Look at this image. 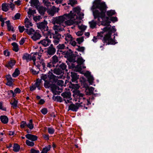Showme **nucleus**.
<instances>
[{
  "instance_id": "680f3d73",
  "label": "nucleus",
  "mask_w": 153,
  "mask_h": 153,
  "mask_svg": "<svg viewBox=\"0 0 153 153\" xmlns=\"http://www.w3.org/2000/svg\"><path fill=\"white\" fill-rule=\"evenodd\" d=\"M57 84L59 85L62 86L64 84V82L62 80H58L57 81Z\"/></svg>"
},
{
  "instance_id": "6ab92c4d",
  "label": "nucleus",
  "mask_w": 153,
  "mask_h": 153,
  "mask_svg": "<svg viewBox=\"0 0 153 153\" xmlns=\"http://www.w3.org/2000/svg\"><path fill=\"white\" fill-rule=\"evenodd\" d=\"M51 90L53 93L55 94H58L59 92V88L55 85H53L51 87Z\"/></svg>"
},
{
  "instance_id": "e2e57ef3",
  "label": "nucleus",
  "mask_w": 153,
  "mask_h": 153,
  "mask_svg": "<svg viewBox=\"0 0 153 153\" xmlns=\"http://www.w3.org/2000/svg\"><path fill=\"white\" fill-rule=\"evenodd\" d=\"M19 32L20 33H22L24 31L25 28L24 26H19Z\"/></svg>"
},
{
  "instance_id": "6e6d98bb",
  "label": "nucleus",
  "mask_w": 153,
  "mask_h": 153,
  "mask_svg": "<svg viewBox=\"0 0 153 153\" xmlns=\"http://www.w3.org/2000/svg\"><path fill=\"white\" fill-rule=\"evenodd\" d=\"M26 126H27V123L25 121H22L21 122L20 126L22 128H24Z\"/></svg>"
},
{
  "instance_id": "a19ab883",
  "label": "nucleus",
  "mask_w": 153,
  "mask_h": 153,
  "mask_svg": "<svg viewBox=\"0 0 153 153\" xmlns=\"http://www.w3.org/2000/svg\"><path fill=\"white\" fill-rule=\"evenodd\" d=\"M76 50L79 51L83 52L85 50V48L83 47L78 46V48H76Z\"/></svg>"
},
{
  "instance_id": "72a5a7b5",
  "label": "nucleus",
  "mask_w": 153,
  "mask_h": 153,
  "mask_svg": "<svg viewBox=\"0 0 153 153\" xmlns=\"http://www.w3.org/2000/svg\"><path fill=\"white\" fill-rule=\"evenodd\" d=\"M20 74V71L18 68H16L14 72L12 74V76L16 77Z\"/></svg>"
},
{
  "instance_id": "e433bc0d",
  "label": "nucleus",
  "mask_w": 153,
  "mask_h": 153,
  "mask_svg": "<svg viewBox=\"0 0 153 153\" xmlns=\"http://www.w3.org/2000/svg\"><path fill=\"white\" fill-rule=\"evenodd\" d=\"M26 143L27 146L31 147L33 146L34 145V143L33 141H31L28 140H26Z\"/></svg>"
},
{
  "instance_id": "774afa93",
  "label": "nucleus",
  "mask_w": 153,
  "mask_h": 153,
  "mask_svg": "<svg viewBox=\"0 0 153 153\" xmlns=\"http://www.w3.org/2000/svg\"><path fill=\"white\" fill-rule=\"evenodd\" d=\"M70 43L73 46H75L76 45V42L74 41H73V40H71L70 42Z\"/></svg>"
},
{
  "instance_id": "b1692460",
  "label": "nucleus",
  "mask_w": 153,
  "mask_h": 153,
  "mask_svg": "<svg viewBox=\"0 0 153 153\" xmlns=\"http://www.w3.org/2000/svg\"><path fill=\"white\" fill-rule=\"evenodd\" d=\"M36 8L39 13L41 15L43 14L46 10V8L43 6L37 7Z\"/></svg>"
},
{
  "instance_id": "338daca9",
  "label": "nucleus",
  "mask_w": 153,
  "mask_h": 153,
  "mask_svg": "<svg viewBox=\"0 0 153 153\" xmlns=\"http://www.w3.org/2000/svg\"><path fill=\"white\" fill-rule=\"evenodd\" d=\"M7 82L6 85L9 86H11L13 85V80H7Z\"/></svg>"
},
{
  "instance_id": "aec40b11",
  "label": "nucleus",
  "mask_w": 153,
  "mask_h": 153,
  "mask_svg": "<svg viewBox=\"0 0 153 153\" xmlns=\"http://www.w3.org/2000/svg\"><path fill=\"white\" fill-rule=\"evenodd\" d=\"M62 37L63 38H64V39L67 42H70L71 40L73 39V38L71 35L67 33L65 34Z\"/></svg>"
},
{
  "instance_id": "cd10ccee",
  "label": "nucleus",
  "mask_w": 153,
  "mask_h": 153,
  "mask_svg": "<svg viewBox=\"0 0 153 153\" xmlns=\"http://www.w3.org/2000/svg\"><path fill=\"white\" fill-rule=\"evenodd\" d=\"M9 5L8 4L6 3H3L2 5V10L5 12L7 11L9 8Z\"/></svg>"
},
{
  "instance_id": "bf43d9fd",
  "label": "nucleus",
  "mask_w": 153,
  "mask_h": 153,
  "mask_svg": "<svg viewBox=\"0 0 153 153\" xmlns=\"http://www.w3.org/2000/svg\"><path fill=\"white\" fill-rule=\"evenodd\" d=\"M31 153H39V151L38 150H36L34 149H31L30 150Z\"/></svg>"
},
{
  "instance_id": "a211bd4d",
  "label": "nucleus",
  "mask_w": 153,
  "mask_h": 153,
  "mask_svg": "<svg viewBox=\"0 0 153 153\" xmlns=\"http://www.w3.org/2000/svg\"><path fill=\"white\" fill-rule=\"evenodd\" d=\"M94 88L92 87H88L86 88L85 92L87 95H90L93 94Z\"/></svg>"
},
{
  "instance_id": "6e6552de",
  "label": "nucleus",
  "mask_w": 153,
  "mask_h": 153,
  "mask_svg": "<svg viewBox=\"0 0 153 153\" xmlns=\"http://www.w3.org/2000/svg\"><path fill=\"white\" fill-rule=\"evenodd\" d=\"M37 52H36L33 53V56L32 54H29L27 53H25L23 55L22 58L23 60H26L27 62H28L31 60H33V61L35 60V58L37 57Z\"/></svg>"
},
{
  "instance_id": "58836bf2",
  "label": "nucleus",
  "mask_w": 153,
  "mask_h": 153,
  "mask_svg": "<svg viewBox=\"0 0 153 153\" xmlns=\"http://www.w3.org/2000/svg\"><path fill=\"white\" fill-rule=\"evenodd\" d=\"M28 16L29 17H30L31 16L36 13V11L34 10H32L30 9H29V11L28 12Z\"/></svg>"
},
{
  "instance_id": "9d476101",
  "label": "nucleus",
  "mask_w": 153,
  "mask_h": 153,
  "mask_svg": "<svg viewBox=\"0 0 153 153\" xmlns=\"http://www.w3.org/2000/svg\"><path fill=\"white\" fill-rule=\"evenodd\" d=\"M47 22L45 21L39 24H37V26L38 28L42 30H44L45 33V31H48V27L47 26Z\"/></svg>"
},
{
  "instance_id": "69168bd1",
  "label": "nucleus",
  "mask_w": 153,
  "mask_h": 153,
  "mask_svg": "<svg viewBox=\"0 0 153 153\" xmlns=\"http://www.w3.org/2000/svg\"><path fill=\"white\" fill-rule=\"evenodd\" d=\"M7 29L9 31H14L13 27L10 25L7 26Z\"/></svg>"
},
{
  "instance_id": "2f4dec72",
  "label": "nucleus",
  "mask_w": 153,
  "mask_h": 153,
  "mask_svg": "<svg viewBox=\"0 0 153 153\" xmlns=\"http://www.w3.org/2000/svg\"><path fill=\"white\" fill-rule=\"evenodd\" d=\"M20 146L17 143H15L13 146V150L15 152H18L20 149Z\"/></svg>"
},
{
  "instance_id": "052dcab7",
  "label": "nucleus",
  "mask_w": 153,
  "mask_h": 153,
  "mask_svg": "<svg viewBox=\"0 0 153 153\" xmlns=\"http://www.w3.org/2000/svg\"><path fill=\"white\" fill-rule=\"evenodd\" d=\"M14 93L15 94L20 93L21 92L20 89L18 88H16L14 90Z\"/></svg>"
},
{
  "instance_id": "f8f14e48",
  "label": "nucleus",
  "mask_w": 153,
  "mask_h": 153,
  "mask_svg": "<svg viewBox=\"0 0 153 153\" xmlns=\"http://www.w3.org/2000/svg\"><path fill=\"white\" fill-rule=\"evenodd\" d=\"M66 25H54L53 27V29L55 31V33H57L58 31H62L64 30V28Z\"/></svg>"
},
{
  "instance_id": "dca6fc26",
  "label": "nucleus",
  "mask_w": 153,
  "mask_h": 153,
  "mask_svg": "<svg viewBox=\"0 0 153 153\" xmlns=\"http://www.w3.org/2000/svg\"><path fill=\"white\" fill-rule=\"evenodd\" d=\"M71 74L72 82L77 83V80L78 79L79 77L76 74L72 72H71Z\"/></svg>"
},
{
  "instance_id": "a878e982",
  "label": "nucleus",
  "mask_w": 153,
  "mask_h": 153,
  "mask_svg": "<svg viewBox=\"0 0 153 153\" xmlns=\"http://www.w3.org/2000/svg\"><path fill=\"white\" fill-rule=\"evenodd\" d=\"M1 120V122L4 124L7 123L8 121L7 117L5 116H1L0 117Z\"/></svg>"
},
{
  "instance_id": "4d7b16f0",
  "label": "nucleus",
  "mask_w": 153,
  "mask_h": 153,
  "mask_svg": "<svg viewBox=\"0 0 153 153\" xmlns=\"http://www.w3.org/2000/svg\"><path fill=\"white\" fill-rule=\"evenodd\" d=\"M41 18V16H34L33 17V20L36 22L39 21Z\"/></svg>"
},
{
  "instance_id": "7c9ffc66",
  "label": "nucleus",
  "mask_w": 153,
  "mask_h": 153,
  "mask_svg": "<svg viewBox=\"0 0 153 153\" xmlns=\"http://www.w3.org/2000/svg\"><path fill=\"white\" fill-rule=\"evenodd\" d=\"M12 45L13 46V50L16 52H17L19 50L17 44L15 42H13L12 44Z\"/></svg>"
},
{
  "instance_id": "ddd939ff",
  "label": "nucleus",
  "mask_w": 153,
  "mask_h": 153,
  "mask_svg": "<svg viewBox=\"0 0 153 153\" xmlns=\"http://www.w3.org/2000/svg\"><path fill=\"white\" fill-rule=\"evenodd\" d=\"M59 10V8H56L55 6H53L52 9H49L48 10L47 12L49 15L53 16L56 12H58Z\"/></svg>"
},
{
  "instance_id": "7ed1b4c3",
  "label": "nucleus",
  "mask_w": 153,
  "mask_h": 153,
  "mask_svg": "<svg viewBox=\"0 0 153 153\" xmlns=\"http://www.w3.org/2000/svg\"><path fill=\"white\" fill-rule=\"evenodd\" d=\"M37 48H38V51H39L37 52V57L35 58V60L33 61L34 65L38 68L42 66L43 69L45 70V64L44 60L41 58V55L43 52L44 50L41 48V47H36L35 49H37Z\"/></svg>"
},
{
  "instance_id": "f704fd0d",
  "label": "nucleus",
  "mask_w": 153,
  "mask_h": 153,
  "mask_svg": "<svg viewBox=\"0 0 153 153\" xmlns=\"http://www.w3.org/2000/svg\"><path fill=\"white\" fill-rule=\"evenodd\" d=\"M43 2L44 5L46 6L48 8H49L51 7V3L48 0H43Z\"/></svg>"
},
{
  "instance_id": "09e8293b",
  "label": "nucleus",
  "mask_w": 153,
  "mask_h": 153,
  "mask_svg": "<svg viewBox=\"0 0 153 153\" xmlns=\"http://www.w3.org/2000/svg\"><path fill=\"white\" fill-rule=\"evenodd\" d=\"M59 67L60 68L62 69V70H64L66 68L67 66L65 64L62 63L60 65Z\"/></svg>"
},
{
  "instance_id": "c756f323",
  "label": "nucleus",
  "mask_w": 153,
  "mask_h": 153,
  "mask_svg": "<svg viewBox=\"0 0 153 153\" xmlns=\"http://www.w3.org/2000/svg\"><path fill=\"white\" fill-rule=\"evenodd\" d=\"M28 128L31 130L33 129L34 127V125L33 123V120L32 119L29 120V122L27 124L26 126Z\"/></svg>"
},
{
  "instance_id": "4468645a",
  "label": "nucleus",
  "mask_w": 153,
  "mask_h": 153,
  "mask_svg": "<svg viewBox=\"0 0 153 153\" xmlns=\"http://www.w3.org/2000/svg\"><path fill=\"white\" fill-rule=\"evenodd\" d=\"M53 77V75L51 73V75H47L46 74H42L41 77V79L44 80L45 81L50 79Z\"/></svg>"
},
{
  "instance_id": "13d9d810",
  "label": "nucleus",
  "mask_w": 153,
  "mask_h": 153,
  "mask_svg": "<svg viewBox=\"0 0 153 153\" xmlns=\"http://www.w3.org/2000/svg\"><path fill=\"white\" fill-rule=\"evenodd\" d=\"M36 88L34 84L32 85L30 87V90L31 91H33L35 90Z\"/></svg>"
},
{
  "instance_id": "c9c22d12",
  "label": "nucleus",
  "mask_w": 153,
  "mask_h": 153,
  "mask_svg": "<svg viewBox=\"0 0 153 153\" xmlns=\"http://www.w3.org/2000/svg\"><path fill=\"white\" fill-rule=\"evenodd\" d=\"M97 23L94 20H92L89 22L90 26L92 28H94L95 27Z\"/></svg>"
},
{
  "instance_id": "ea45409f",
  "label": "nucleus",
  "mask_w": 153,
  "mask_h": 153,
  "mask_svg": "<svg viewBox=\"0 0 153 153\" xmlns=\"http://www.w3.org/2000/svg\"><path fill=\"white\" fill-rule=\"evenodd\" d=\"M49 79L48 80L45 81L44 83V86L46 88H48L50 87L51 83Z\"/></svg>"
},
{
  "instance_id": "1a4fd4ad",
  "label": "nucleus",
  "mask_w": 153,
  "mask_h": 153,
  "mask_svg": "<svg viewBox=\"0 0 153 153\" xmlns=\"http://www.w3.org/2000/svg\"><path fill=\"white\" fill-rule=\"evenodd\" d=\"M61 96L64 98V100L66 103L71 102L70 101L72 100V98L71 97V94L70 92L63 93L62 94Z\"/></svg>"
},
{
  "instance_id": "0eeeda50",
  "label": "nucleus",
  "mask_w": 153,
  "mask_h": 153,
  "mask_svg": "<svg viewBox=\"0 0 153 153\" xmlns=\"http://www.w3.org/2000/svg\"><path fill=\"white\" fill-rule=\"evenodd\" d=\"M52 33L50 30L46 31L45 32V39L39 42V44H41L44 47L48 46L51 43V41L48 39V38H51Z\"/></svg>"
},
{
  "instance_id": "f03ea898",
  "label": "nucleus",
  "mask_w": 153,
  "mask_h": 153,
  "mask_svg": "<svg viewBox=\"0 0 153 153\" xmlns=\"http://www.w3.org/2000/svg\"><path fill=\"white\" fill-rule=\"evenodd\" d=\"M72 13V11H70L68 14L65 13L62 16H59L54 21L55 23L63 25H70L73 24L74 23V21L73 20V17L71 15ZM74 22L77 23L78 21H75Z\"/></svg>"
},
{
  "instance_id": "f257e3e1",
  "label": "nucleus",
  "mask_w": 153,
  "mask_h": 153,
  "mask_svg": "<svg viewBox=\"0 0 153 153\" xmlns=\"http://www.w3.org/2000/svg\"><path fill=\"white\" fill-rule=\"evenodd\" d=\"M93 7L94 8H96L100 10V12L98 10H96L93 12L95 19L97 18V23L103 26H107L104 27L102 31L98 33L99 36H102V34L105 33V35L103 38V42L107 44L114 45L116 43L111 38V35L113 31H115L116 30L114 27H111L109 24L110 21L113 22L117 21L116 17H111L109 19L108 17L105 16V13L106 9V6L105 2L101 0H95L93 4Z\"/></svg>"
},
{
  "instance_id": "f3484780",
  "label": "nucleus",
  "mask_w": 153,
  "mask_h": 153,
  "mask_svg": "<svg viewBox=\"0 0 153 153\" xmlns=\"http://www.w3.org/2000/svg\"><path fill=\"white\" fill-rule=\"evenodd\" d=\"M47 53L48 55H53L56 52V49L52 46H49L47 49Z\"/></svg>"
},
{
  "instance_id": "864d4df0",
  "label": "nucleus",
  "mask_w": 153,
  "mask_h": 153,
  "mask_svg": "<svg viewBox=\"0 0 153 153\" xmlns=\"http://www.w3.org/2000/svg\"><path fill=\"white\" fill-rule=\"evenodd\" d=\"M41 111L42 113L44 115L46 114L48 112V110L47 109L45 108L42 109Z\"/></svg>"
},
{
  "instance_id": "412c9836",
  "label": "nucleus",
  "mask_w": 153,
  "mask_h": 153,
  "mask_svg": "<svg viewBox=\"0 0 153 153\" xmlns=\"http://www.w3.org/2000/svg\"><path fill=\"white\" fill-rule=\"evenodd\" d=\"M15 63L16 61L15 60H10L9 61L8 63L6 65V66L9 69H11L15 64Z\"/></svg>"
},
{
  "instance_id": "4c0bfd02",
  "label": "nucleus",
  "mask_w": 153,
  "mask_h": 153,
  "mask_svg": "<svg viewBox=\"0 0 153 153\" xmlns=\"http://www.w3.org/2000/svg\"><path fill=\"white\" fill-rule=\"evenodd\" d=\"M88 81L90 84L92 85L94 80L93 77L92 76L89 75L88 76Z\"/></svg>"
},
{
  "instance_id": "473e14b6",
  "label": "nucleus",
  "mask_w": 153,
  "mask_h": 153,
  "mask_svg": "<svg viewBox=\"0 0 153 153\" xmlns=\"http://www.w3.org/2000/svg\"><path fill=\"white\" fill-rule=\"evenodd\" d=\"M116 13L114 10H110L106 12L107 15L108 16H111L114 15Z\"/></svg>"
},
{
  "instance_id": "4be33fe9",
  "label": "nucleus",
  "mask_w": 153,
  "mask_h": 153,
  "mask_svg": "<svg viewBox=\"0 0 153 153\" xmlns=\"http://www.w3.org/2000/svg\"><path fill=\"white\" fill-rule=\"evenodd\" d=\"M34 84L39 90H40L41 87L42 86L41 80L39 79H37L36 82Z\"/></svg>"
},
{
  "instance_id": "bb28decb",
  "label": "nucleus",
  "mask_w": 153,
  "mask_h": 153,
  "mask_svg": "<svg viewBox=\"0 0 153 153\" xmlns=\"http://www.w3.org/2000/svg\"><path fill=\"white\" fill-rule=\"evenodd\" d=\"M59 61L58 57L56 55L53 56L51 58V61L53 64L56 65V64Z\"/></svg>"
},
{
  "instance_id": "c03bdc74",
  "label": "nucleus",
  "mask_w": 153,
  "mask_h": 153,
  "mask_svg": "<svg viewBox=\"0 0 153 153\" xmlns=\"http://www.w3.org/2000/svg\"><path fill=\"white\" fill-rule=\"evenodd\" d=\"M17 103L18 102L15 99H14L13 102V103H11V104L12 105L14 108L17 107Z\"/></svg>"
},
{
  "instance_id": "393cba45",
  "label": "nucleus",
  "mask_w": 153,
  "mask_h": 153,
  "mask_svg": "<svg viewBox=\"0 0 153 153\" xmlns=\"http://www.w3.org/2000/svg\"><path fill=\"white\" fill-rule=\"evenodd\" d=\"M30 3L31 6L37 7L39 4V1L38 0H30Z\"/></svg>"
},
{
  "instance_id": "20e7f679",
  "label": "nucleus",
  "mask_w": 153,
  "mask_h": 153,
  "mask_svg": "<svg viewBox=\"0 0 153 153\" xmlns=\"http://www.w3.org/2000/svg\"><path fill=\"white\" fill-rule=\"evenodd\" d=\"M75 94L79 97V99H78L77 100L79 102H77L75 104H71L69 106L68 110H71L73 111H76L77 110L79 107L82 106L81 104H82L85 100L83 97L84 95L77 90H76Z\"/></svg>"
},
{
  "instance_id": "3c124183",
  "label": "nucleus",
  "mask_w": 153,
  "mask_h": 153,
  "mask_svg": "<svg viewBox=\"0 0 153 153\" xmlns=\"http://www.w3.org/2000/svg\"><path fill=\"white\" fill-rule=\"evenodd\" d=\"M48 133L51 134H52L54 132V129L51 127H49L48 128Z\"/></svg>"
},
{
  "instance_id": "49530a36",
  "label": "nucleus",
  "mask_w": 153,
  "mask_h": 153,
  "mask_svg": "<svg viewBox=\"0 0 153 153\" xmlns=\"http://www.w3.org/2000/svg\"><path fill=\"white\" fill-rule=\"evenodd\" d=\"M76 3V0H70L68 2V4H70L71 6H73Z\"/></svg>"
},
{
  "instance_id": "5701e85b",
  "label": "nucleus",
  "mask_w": 153,
  "mask_h": 153,
  "mask_svg": "<svg viewBox=\"0 0 153 153\" xmlns=\"http://www.w3.org/2000/svg\"><path fill=\"white\" fill-rule=\"evenodd\" d=\"M25 26L26 27L29 28L33 25L32 22L29 20V19L26 18L25 21Z\"/></svg>"
},
{
  "instance_id": "603ef678",
  "label": "nucleus",
  "mask_w": 153,
  "mask_h": 153,
  "mask_svg": "<svg viewBox=\"0 0 153 153\" xmlns=\"http://www.w3.org/2000/svg\"><path fill=\"white\" fill-rule=\"evenodd\" d=\"M57 48L59 49H63L65 48V46L64 44H59L57 46Z\"/></svg>"
},
{
  "instance_id": "79ce46f5",
  "label": "nucleus",
  "mask_w": 153,
  "mask_h": 153,
  "mask_svg": "<svg viewBox=\"0 0 153 153\" xmlns=\"http://www.w3.org/2000/svg\"><path fill=\"white\" fill-rule=\"evenodd\" d=\"M84 61L85 60L81 57L77 59V63L79 65L82 64Z\"/></svg>"
},
{
  "instance_id": "8fccbe9b",
  "label": "nucleus",
  "mask_w": 153,
  "mask_h": 153,
  "mask_svg": "<svg viewBox=\"0 0 153 153\" xmlns=\"http://www.w3.org/2000/svg\"><path fill=\"white\" fill-rule=\"evenodd\" d=\"M56 66V65L53 64L52 62L51 61L50 62L48 63L47 67L49 68H51L52 67H55Z\"/></svg>"
},
{
  "instance_id": "a18cd8bd",
  "label": "nucleus",
  "mask_w": 153,
  "mask_h": 153,
  "mask_svg": "<svg viewBox=\"0 0 153 153\" xmlns=\"http://www.w3.org/2000/svg\"><path fill=\"white\" fill-rule=\"evenodd\" d=\"M76 41L79 44H80L83 42L84 41V37H79L77 38Z\"/></svg>"
},
{
  "instance_id": "423d86ee",
  "label": "nucleus",
  "mask_w": 153,
  "mask_h": 153,
  "mask_svg": "<svg viewBox=\"0 0 153 153\" xmlns=\"http://www.w3.org/2000/svg\"><path fill=\"white\" fill-rule=\"evenodd\" d=\"M25 32L28 35L30 36L32 39L35 41L39 39L41 36L40 34L38 31H35L32 28L26 29Z\"/></svg>"
},
{
  "instance_id": "39448f33",
  "label": "nucleus",
  "mask_w": 153,
  "mask_h": 153,
  "mask_svg": "<svg viewBox=\"0 0 153 153\" xmlns=\"http://www.w3.org/2000/svg\"><path fill=\"white\" fill-rule=\"evenodd\" d=\"M80 8L79 7H77L74 8L73 11H71L72 13L71 14V15L73 17V21L74 22L76 21L80 22H78L77 23L74 22V24L78 25L81 23V20L83 18L84 14L83 13H80Z\"/></svg>"
},
{
  "instance_id": "de8ad7c7",
  "label": "nucleus",
  "mask_w": 153,
  "mask_h": 153,
  "mask_svg": "<svg viewBox=\"0 0 153 153\" xmlns=\"http://www.w3.org/2000/svg\"><path fill=\"white\" fill-rule=\"evenodd\" d=\"M71 85L72 87V88L76 89H77L79 88V86L78 84H71Z\"/></svg>"
},
{
  "instance_id": "5fc2aeb1",
  "label": "nucleus",
  "mask_w": 153,
  "mask_h": 153,
  "mask_svg": "<svg viewBox=\"0 0 153 153\" xmlns=\"http://www.w3.org/2000/svg\"><path fill=\"white\" fill-rule=\"evenodd\" d=\"M7 93L8 95L12 94V96L13 97H15L16 96L15 94L14 93V92L12 90L8 91L7 92Z\"/></svg>"
},
{
  "instance_id": "0e129e2a",
  "label": "nucleus",
  "mask_w": 153,
  "mask_h": 153,
  "mask_svg": "<svg viewBox=\"0 0 153 153\" xmlns=\"http://www.w3.org/2000/svg\"><path fill=\"white\" fill-rule=\"evenodd\" d=\"M20 17V14L19 13H16L14 16L15 19H19Z\"/></svg>"
},
{
  "instance_id": "37998d69",
  "label": "nucleus",
  "mask_w": 153,
  "mask_h": 153,
  "mask_svg": "<svg viewBox=\"0 0 153 153\" xmlns=\"http://www.w3.org/2000/svg\"><path fill=\"white\" fill-rule=\"evenodd\" d=\"M87 27L86 26L83 25H78V27L82 31H84L86 29Z\"/></svg>"
},
{
  "instance_id": "9b49d317",
  "label": "nucleus",
  "mask_w": 153,
  "mask_h": 153,
  "mask_svg": "<svg viewBox=\"0 0 153 153\" xmlns=\"http://www.w3.org/2000/svg\"><path fill=\"white\" fill-rule=\"evenodd\" d=\"M54 34H53V42L54 44L57 45L58 44L60 41V39L62 38V36L61 35L58 33H55Z\"/></svg>"
},
{
  "instance_id": "c85d7f7f",
  "label": "nucleus",
  "mask_w": 153,
  "mask_h": 153,
  "mask_svg": "<svg viewBox=\"0 0 153 153\" xmlns=\"http://www.w3.org/2000/svg\"><path fill=\"white\" fill-rule=\"evenodd\" d=\"M51 148V146L50 145L45 146L43 148L41 153H47L50 150Z\"/></svg>"
},
{
  "instance_id": "2eb2a0df",
  "label": "nucleus",
  "mask_w": 153,
  "mask_h": 153,
  "mask_svg": "<svg viewBox=\"0 0 153 153\" xmlns=\"http://www.w3.org/2000/svg\"><path fill=\"white\" fill-rule=\"evenodd\" d=\"M25 137L33 141L36 140L38 138L36 136L30 134H26Z\"/></svg>"
}]
</instances>
